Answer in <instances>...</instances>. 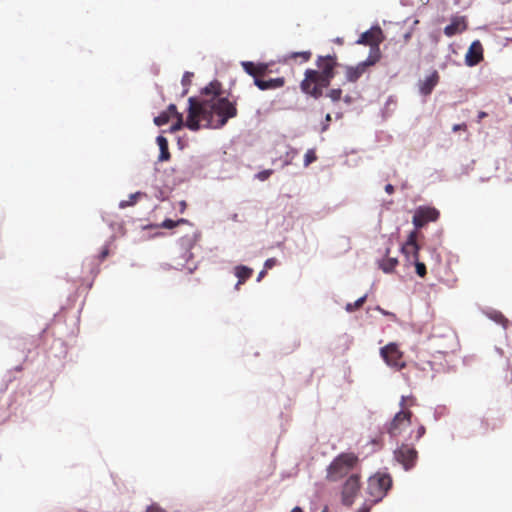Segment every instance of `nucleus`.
<instances>
[{
  "label": "nucleus",
  "mask_w": 512,
  "mask_h": 512,
  "mask_svg": "<svg viewBox=\"0 0 512 512\" xmlns=\"http://www.w3.org/2000/svg\"><path fill=\"white\" fill-rule=\"evenodd\" d=\"M188 103L186 121L184 122L183 115L179 114L170 128L171 132H176L183 126L192 131L200 128L218 129L237 115L235 104L223 96L221 84L218 81L210 82L202 89L200 98L190 97Z\"/></svg>",
  "instance_id": "nucleus-1"
},
{
  "label": "nucleus",
  "mask_w": 512,
  "mask_h": 512,
  "mask_svg": "<svg viewBox=\"0 0 512 512\" xmlns=\"http://www.w3.org/2000/svg\"><path fill=\"white\" fill-rule=\"evenodd\" d=\"M316 65L318 70L307 69L305 71L300 88L303 93L318 99L323 94V88L328 87L335 76L336 56H319Z\"/></svg>",
  "instance_id": "nucleus-2"
},
{
  "label": "nucleus",
  "mask_w": 512,
  "mask_h": 512,
  "mask_svg": "<svg viewBox=\"0 0 512 512\" xmlns=\"http://www.w3.org/2000/svg\"><path fill=\"white\" fill-rule=\"evenodd\" d=\"M359 465V457L352 452L341 453L333 459L326 470V479L330 482H337L342 478L355 473Z\"/></svg>",
  "instance_id": "nucleus-3"
},
{
  "label": "nucleus",
  "mask_w": 512,
  "mask_h": 512,
  "mask_svg": "<svg viewBox=\"0 0 512 512\" xmlns=\"http://www.w3.org/2000/svg\"><path fill=\"white\" fill-rule=\"evenodd\" d=\"M414 404L415 399L413 397L402 396L400 401L401 410L396 413L393 419L385 426L386 432L390 437L397 438L411 425L413 414L408 407Z\"/></svg>",
  "instance_id": "nucleus-4"
},
{
  "label": "nucleus",
  "mask_w": 512,
  "mask_h": 512,
  "mask_svg": "<svg viewBox=\"0 0 512 512\" xmlns=\"http://www.w3.org/2000/svg\"><path fill=\"white\" fill-rule=\"evenodd\" d=\"M392 487V478L387 473L378 472L369 477L367 483L368 501L371 504L380 502Z\"/></svg>",
  "instance_id": "nucleus-5"
},
{
  "label": "nucleus",
  "mask_w": 512,
  "mask_h": 512,
  "mask_svg": "<svg viewBox=\"0 0 512 512\" xmlns=\"http://www.w3.org/2000/svg\"><path fill=\"white\" fill-rule=\"evenodd\" d=\"M432 339L435 341V346L441 353H448L453 350L457 344L456 333L453 329L446 325H437L433 328Z\"/></svg>",
  "instance_id": "nucleus-6"
},
{
  "label": "nucleus",
  "mask_w": 512,
  "mask_h": 512,
  "mask_svg": "<svg viewBox=\"0 0 512 512\" xmlns=\"http://www.w3.org/2000/svg\"><path fill=\"white\" fill-rule=\"evenodd\" d=\"M271 64L268 63H258V89L260 90H275L282 88L286 80L284 77H276L266 79V75L274 72L273 69H270Z\"/></svg>",
  "instance_id": "nucleus-7"
},
{
  "label": "nucleus",
  "mask_w": 512,
  "mask_h": 512,
  "mask_svg": "<svg viewBox=\"0 0 512 512\" xmlns=\"http://www.w3.org/2000/svg\"><path fill=\"white\" fill-rule=\"evenodd\" d=\"M360 478L361 477L359 473H352L343 483L341 490V501L344 505L351 506L354 503L355 498L361 488Z\"/></svg>",
  "instance_id": "nucleus-8"
},
{
  "label": "nucleus",
  "mask_w": 512,
  "mask_h": 512,
  "mask_svg": "<svg viewBox=\"0 0 512 512\" xmlns=\"http://www.w3.org/2000/svg\"><path fill=\"white\" fill-rule=\"evenodd\" d=\"M384 40L382 29L379 26H373L371 29L362 33L356 41L360 45H368L371 47L370 54H377L381 58L379 45Z\"/></svg>",
  "instance_id": "nucleus-9"
},
{
  "label": "nucleus",
  "mask_w": 512,
  "mask_h": 512,
  "mask_svg": "<svg viewBox=\"0 0 512 512\" xmlns=\"http://www.w3.org/2000/svg\"><path fill=\"white\" fill-rule=\"evenodd\" d=\"M394 459L408 471L414 468L418 459L417 450L406 443H402L394 450Z\"/></svg>",
  "instance_id": "nucleus-10"
},
{
  "label": "nucleus",
  "mask_w": 512,
  "mask_h": 512,
  "mask_svg": "<svg viewBox=\"0 0 512 512\" xmlns=\"http://www.w3.org/2000/svg\"><path fill=\"white\" fill-rule=\"evenodd\" d=\"M380 354L387 365L397 370H401L406 366L405 361L403 360V353L399 350L397 344L395 343H389L382 347Z\"/></svg>",
  "instance_id": "nucleus-11"
},
{
  "label": "nucleus",
  "mask_w": 512,
  "mask_h": 512,
  "mask_svg": "<svg viewBox=\"0 0 512 512\" xmlns=\"http://www.w3.org/2000/svg\"><path fill=\"white\" fill-rule=\"evenodd\" d=\"M379 61L377 54H369L367 59L358 63L356 66L346 67V79L349 82H356L367 70L368 67L375 65Z\"/></svg>",
  "instance_id": "nucleus-12"
},
{
  "label": "nucleus",
  "mask_w": 512,
  "mask_h": 512,
  "mask_svg": "<svg viewBox=\"0 0 512 512\" xmlns=\"http://www.w3.org/2000/svg\"><path fill=\"white\" fill-rule=\"evenodd\" d=\"M439 212L432 207H419L413 215V224L418 228L424 227L428 222L436 221Z\"/></svg>",
  "instance_id": "nucleus-13"
},
{
  "label": "nucleus",
  "mask_w": 512,
  "mask_h": 512,
  "mask_svg": "<svg viewBox=\"0 0 512 512\" xmlns=\"http://www.w3.org/2000/svg\"><path fill=\"white\" fill-rule=\"evenodd\" d=\"M420 247L417 243V231L414 230L409 233L406 242L402 245L401 251L408 261L412 262L419 259Z\"/></svg>",
  "instance_id": "nucleus-14"
},
{
  "label": "nucleus",
  "mask_w": 512,
  "mask_h": 512,
  "mask_svg": "<svg viewBox=\"0 0 512 512\" xmlns=\"http://www.w3.org/2000/svg\"><path fill=\"white\" fill-rule=\"evenodd\" d=\"M483 46L479 40L471 43L465 55V63L469 67L476 66L483 60Z\"/></svg>",
  "instance_id": "nucleus-15"
},
{
  "label": "nucleus",
  "mask_w": 512,
  "mask_h": 512,
  "mask_svg": "<svg viewBox=\"0 0 512 512\" xmlns=\"http://www.w3.org/2000/svg\"><path fill=\"white\" fill-rule=\"evenodd\" d=\"M467 29V23L465 17L454 16L451 19V23L444 28V34L448 37H452L456 34L462 33Z\"/></svg>",
  "instance_id": "nucleus-16"
},
{
  "label": "nucleus",
  "mask_w": 512,
  "mask_h": 512,
  "mask_svg": "<svg viewBox=\"0 0 512 512\" xmlns=\"http://www.w3.org/2000/svg\"><path fill=\"white\" fill-rule=\"evenodd\" d=\"M439 74L435 70L428 77L419 83V90L422 95H429L439 82Z\"/></svg>",
  "instance_id": "nucleus-17"
},
{
  "label": "nucleus",
  "mask_w": 512,
  "mask_h": 512,
  "mask_svg": "<svg viewBox=\"0 0 512 512\" xmlns=\"http://www.w3.org/2000/svg\"><path fill=\"white\" fill-rule=\"evenodd\" d=\"M389 253H390V249L387 248L386 249V256H385V258L382 259L379 262V268L384 273H391V272H393L395 270V268L397 267V265H398V259L395 258V257H390Z\"/></svg>",
  "instance_id": "nucleus-18"
},
{
  "label": "nucleus",
  "mask_w": 512,
  "mask_h": 512,
  "mask_svg": "<svg viewBox=\"0 0 512 512\" xmlns=\"http://www.w3.org/2000/svg\"><path fill=\"white\" fill-rule=\"evenodd\" d=\"M156 141L160 149L158 160L160 162L170 160L171 154L169 152L168 140L164 136H158Z\"/></svg>",
  "instance_id": "nucleus-19"
},
{
  "label": "nucleus",
  "mask_w": 512,
  "mask_h": 512,
  "mask_svg": "<svg viewBox=\"0 0 512 512\" xmlns=\"http://www.w3.org/2000/svg\"><path fill=\"white\" fill-rule=\"evenodd\" d=\"M253 274V269L248 268L246 266H237L235 268V275L238 278V285L245 282L248 278H250Z\"/></svg>",
  "instance_id": "nucleus-20"
},
{
  "label": "nucleus",
  "mask_w": 512,
  "mask_h": 512,
  "mask_svg": "<svg viewBox=\"0 0 512 512\" xmlns=\"http://www.w3.org/2000/svg\"><path fill=\"white\" fill-rule=\"evenodd\" d=\"M312 53L311 51H302V52H292L286 56V60H296L297 58H301V62H307L311 59Z\"/></svg>",
  "instance_id": "nucleus-21"
},
{
  "label": "nucleus",
  "mask_w": 512,
  "mask_h": 512,
  "mask_svg": "<svg viewBox=\"0 0 512 512\" xmlns=\"http://www.w3.org/2000/svg\"><path fill=\"white\" fill-rule=\"evenodd\" d=\"M366 299H367V295H364L353 303H347L345 306V310L347 312H354V311L360 309L363 306V304L365 303Z\"/></svg>",
  "instance_id": "nucleus-22"
},
{
  "label": "nucleus",
  "mask_w": 512,
  "mask_h": 512,
  "mask_svg": "<svg viewBox=\"0 0 512 512\" xmlns=\"http://www.w3.org/2000/svg\"><path fill=\"white\" fill-rule=\"evenodd\" d=\"M193 76H194V74L192 72H188V71L183 74L182 80H181V83L184 86V90L182 92L183 96L188 93V88L192 83Z\"/></svg>",
  "instance_id": "nucleus-23"
},
{
  "label": "nucleus",
  "mask_w": 512,
  "mask_h": 512,
  "mask_svg": "<svg viewBox=\"0 0 512 512\" xmlns=\"http://www.w3.org/2000/svg\"><path fill=\"white\" fill-rule=\"evenodd\" d=\"M185 223H188V221L186 219H179L177 221H174L172 219H166L164 220L160 227L161 228H165V229H172V228H175L176 226L180 225V224H185Z\"/></svg>",
  "instance_id": "nucleus-24"
},
{
  "label": "nucleus",
  "mask_w": 512,
  "mask_h": 512,
  "mask_svg": "<svg viewBox=\"0 0 512 512\" xmlns=\"http://www.w3.org/2000/svg\"><path fill=\"white\" fill-rule=\"evenodd\" d=\"M242 66L244 70L254 78V83L256 84V64L254 62H242Z\"/></svg>",
  "instance_id": "nucleus-25"
},
{
  "label": "nucleus",
  "mask_w": 512,
  "mask_h": 512,
  "mask_svg": "<svg viewBox=\"0 0 512 512\" xmlns=\"http://www.w3.org/2000/svg\"><path fill=\"white\" fill-rule=\"evenodd\" d=\"M143 194L141 192H136L134 194H131L129 196V200H124V201H121L119 206L120 208H126L128 206H132L136 203L137 201V198L142 196Z\"/></svg>",
  "instance_id": "nucleus-26"
},
{
  "label": "nucleus",
  "mask_w": 512,
  "mask_h": 512,
  "mask_svg": "<svg viewBox=\"0 0 512 512\" xmlns=\"http://www.w3.org/2000/svg\"><path fill=\"white\" fill-rule=\"evenodd\" d=\"M170 120V115L168 112L163 111L157 117L154 118V123L157 126H163L167 124Z\"/></svg>",
  "instance_id": "nucleus-27"
},
{
  "label": "nucleus",
  "mask_w": 512,
  "mask_h": 512,
  "mask_svg": "<svg viewBox=\"0 0 512 512\" xmlns=\"http://www.w3.org/2000/svg\"><path fill=\"white\" fill-rule=\"evenodd\" d=\"M276 263H277V260L275 258H270L265 262V264H264L265 269L258 273V282L264 277L266 270L274 267L276 265Z\"/></svg>",
  "instance_id": "nucleus-28"
},
{
  "label": "nucleus",
  "mask_w": 512,
  "mask_h": 512,
  "mask_svg": "<svg viewBox=\"0 0 512 512\" xmlns=\"http://www.w3.org/2000/svg\"><path fill=\"white\" fill-rule=\"evenodd\" d=\"M416 268V273L420 277H424L426 275V266L423 262H420L419 259L412 261Z\"/></svg>",
  "instance_id": "nucleus-29"
},
{
  "label": "nucleus",
  "mask_w": 512,
  "mask_h": 512,
  "mask_svg": "<svg viewBox=\"0 0 512 512\" xmlns=\"http://www.w3.org/2000/svg\"><path fill=\"white\" fill-rule=\"evenodd\" d=\"M317 157H316V154H315V151L310 149L308 150L306 153H305V156H304V165L305 166H308L310 165L312 162L316 161Z\"/></svg>",
  "instance_id": "nucleus-30"
},
{
  "label": "nucleus",
  "mask_w": 512,
  "mask_h": 512,
  "mask_svg": "<svg viewBox=\"0 0 512 512\" xmlns=\"http://www.w3.org/2000/svg\"><path fill=\"white\" fill-rule=\"evenodd\" d=\"M341 95H342V90L337 88V89H331L327 96L334 102L336 101H339L341 99Z\"/></svg>",
  "instance_id": "nucleus-31"
},
{
  "label": "nucleus",
  "mask_w": 512,
  "mask_h": 512,
  "mask_svg": "<svg viewBox=\"0 0 512 512\" xmlns=\"http://www.w3.org/2000/svg\"><path fill=\"white\" fill-rule=\"evenodd\" d=\"M165 112H168L170 117L173 116L175 118L179 117L180 112H178L175 104H170Z\"/></svg>",
  "instance_id": "nucleus-32"
},
{
  "label": "nucleus",
  "mask_w": 512,
  "mask_h": 512,
  "mask_svg": "<svg viewBox=\"0 0 512 512\" xmlns=\"http://www.w3.org/2000/svg\"><path fill=\"white\" fill-rule=\"evenodd\" d=\"M146 512H165L158 504H151L147 507Z\"/></svg>",
  "instance_id": "nucleus-33"
},
{
  "label": "nucleus",
  "mask_w": 512,
  "mask_h": 512,
  "mask_svg": "<svg viewBox=\"0 0 512 512\" xmlns=\"http://www.w3.org/2000/svg\"><path fill=\"white\" fill-rule=\"evenodd\" d=\"M373 505L374 504H371V502H369L368 499H367L366 502L358 509L357 512H370L371 507Z\"/></svg>",
  "instance_id": "nucleus-34"
},
{
  "label": "nucleus",
  "mask_w": 512,
  "mask_h": 512,
  "mask_svg": "<svg viewBox=\"0 0 512 512\" xmlns=\"http://www.w3.org/2000/svg\"><path fill=\"white\" fill-rule=\"evenodd\" d=\"M426 432V429L423 425H419V427L417 428L416 430V434H415V440H419L421 437H423V435L425 434Z\"/></svg>",
  "instance_id": "nucleus-35"
},
{
  "label": "nucleus",
  "mask_w": 512,
  "mask_h": 512,
  "mask_svg": "<svg viewBox=\"0 0 512 512\" xmlns=\"http://www.w3.org/2000/svg\"><path fill=\"white\" fill-rule=\"evenodd\" d=\"M376 310L379 311L381 314L385 315V316H389L391 317L393 320L396 319V315L392 312H389V311H386L384 310L383 308H381L380 306H377L376 307Z\"/></svg>",
  "instance_id": "nucleus-36"
},
{
  "label": "nucleus",
  "mask_w": 512,
  "mask_h": 512,
  "mask_svg": "<svg viewBox=\"0 0 512 512\" xmlns=\"http://www.w3.org/2000/svg\"><path fill=\"white\" fill-rule=\"evenodd\" d=\"M331 120H332L331 115L327 114L325 116V121H324L323 126H322V131H326L328 129Z\"/></svg>",
  "instance_id": "nucleus-37"
},
{
  "label": "nucleus",
  "mask_w": 512,
  "mask_h": 512,
  "mask_svg": "<svg viewBox=\"0 0 512 512\" xmlns=\"http://www.w3.org/2000/svg\"><path fill=\"white\" fill-rule=\"evenodd\" d=\"M452 130H453L454 132H457V131H460V130L466 131V130H467V125H466L465 123L455 124V125L452 127Z\"/></svg>",
  "instance_id": "nucleus-38"
},
{
  "label": "nucleus",
  "mask_w": 512,
  "mask_h": 512,
  "mask_svg": "<svg viewBox=\"0 0 512 512\" xmlns=\"http://www.w3.org/2000/svg\"><path fill=\"white\" fill-rule=\"evenodd\" d=\"M270 175V171L269 170H265V171H262V172H259L258 173V179L260 180H266Z\"/></svg>",
  "instance_id": "nucleus-39"
},
{
  "label": "nucleus",
  "mask_w": 512,
  "mask_h": 512,
  "mask_svg": "<svg viewBox=\"0 0 512 512\" xmlns=\"http://www.w3.org/2000/svg\"><path fill=\"white\" fill-rule=\"evenodd\" d=\"M385 191L388 193V194H392L394 192V186L392 184H387L385 186Z\"/></svg>",
  "instance_id": "nucleus-40"
},
{
  "label": "nucleus",
  "mask_w": 512,
  "mask_h": 512,
  "mask_svg": "<svg viewBox=\"0 0 512 512\" xmlns=\"http://www.w3.org/2000/svg\"><path fill=\"white\" fill-rule=\"evenodd\" d=\"M487 115H488V114H487L486 112H484V111H480V112L478 113V122H480L483 118L487 117Z\"/></svg>",
  "instance_id": "nucleus-41"
},
{
  "label": "nucleus",
  "mask_w": 512,
  "mask_h": 512,
  "mask_svg": "<svg viewBox=\"0 0 512 512\" xmlns=\"http://www.w3.org/2000/svg\"><path fill=\"white\" fill-rule=\"evenodd\" d=\"M179 205H180V212H182V213H183V212H184V210L186 209V206H187V205H186V202H185V201H181V202L179 203Z\"/></svg>",
  "instance_id": "nucleus-42"
},
{
  "label": "nucleus",
  "mask_w": 512,
  "mask_h": 512,
  "mask_svg": "<svg viewBox=\"0 0 512 512\" xmlns=\"http://www.w3.org/2000/svg\"><path fill=\"white\" fill-rule=\"evenodd\" d=\"M291 512H304V511L302 510V508H300V507L296 506V507H294V508L291 510Z\"/></svg>",
  "instance_id": "nucleus-43"
},
{
  "label": "nucleus",
  "mask_w": 512,
  "mask_h": 512,
  "mask_svg": "<svg viewBox=\"0 0 512 512\" xmlns=\"http://www.w3.org/2000/svg\"><path fill=\"white\" fill-rule=\"evenodd\" d=\"M345 102L349 103L350 102V97L349 96H346L345 97Z\"/></svg>",
  "instance_id": "nucleus-44"
},
{
  "label": "nucleus",
  "mask_w": 512,
  "mask_h": 512,
  "mask_svg": "<svg viewBox=\"0 0 512 512\" xmlns=\"http://www.w3.org/2000/svg\"><path fill=\"white\" fill-rule=\"evenodd\" d=\"M322 512H328V507H325Z\"/></svg>",
  "instance_id": "nucleus-45"
}]
</instances>
